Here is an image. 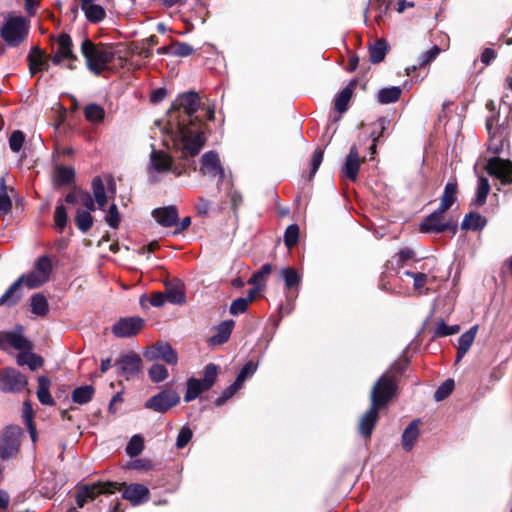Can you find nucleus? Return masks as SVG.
<instances>
[{"instance_id": "f257e3e1", "label": "nucleus", "mask_w": 512, "mask_h": 512, "mask_svg": "<svg viewBox=\"0 0 512 512\" xmlns=\"http://www.w3.org/2000/svg\"><path fill=\"white\" fill-rule=\"evenodd\" d=\"M213 118L214 108L205 105L198 92L190 90L178 95L167 112L165 129L181 158L199 154L206 142L205 122Z\"/></svg>"}, {"instance_id": "f03ea898", "label": "nucleus", "mask_w": 512, "mask_h": 512, "mask_svg": "<svg viewBox=\"0 0 512 512\" xmlns=\"http://www.w3.org/2000/svg\"><path fill=\"white\" fill-rule=\"evenodd\" d=\"M80 51L88 71L95 76H100L107 70L109 63L115 58V50L111 44H96L89 38L83 39Z\"/></svg>"}, {"instance_id": "7ed1b4c3", "label": "nucleus", "mask_w": 512, "mask_h": 512, "mask_svg": "<svg viewBox=\"0 0 512 512\" xmlns=\"http://www.w3.org/2000/svg\"><path fill=\"white\" fill-rule=\"evenodd\" d=\"M30 21L23 16L8 15L0 28V37L9 47H18L29 34Z\"/></svg>"}, {"instance_id": "20e7f679", "label": "nucleus", "mask_w": 512, "mask_h": 512, "mask_svg": "<svg viewBox=\"0 0 512 512\" xmlns=\"http://www.w3.org/2000/svg\"><path fill=\"white\" fill-rule=\"evenodd\" d=\"M174 173L181 175V171L174 165L173 158L163 150H157L152 145V151L149 156V163L147 165L148 179L152 183L160 180L159 175L164 173Z\"/></svg>"}, {"instance_id": "39448f33", "label": "nucleus", "mask_w": 512, "mask_h": 512, "mask_svg": "<svg viewBox=\"0 0 512 512\" xmlns=\"http://www.w3.org/2000/svg\"><path fill=\"white\" fill-rule=\"evenodd\" d=\"M122 484L118 482H96L78 486L76 503L78 507H84L88 502L94 501L101 494H114L119 491Z\"/></svg>"}, {"instance_id": "423d86ee", "label": "nucleus", "mask_w": 512, "mask_h": 512, "mask_svg": "<svg viewBox=\"0 0 512 512\" xmlns=\"http://www.w3.org/2000/svg\"><path fill=\"white\" fill-rule=\"evenodd\" d=\"M53 271V263L49 256H40L34 264L32 271L22 274L25 285L29 289H36L50 280Z\"/></svg>"}, {"instance_id": "0eeeda50", "label": "nucleus", "mask_w": 512, "mask_h": 512, "mask_svg": "<svg viewBox=\"0 0 512 512\" xmlns=\"http://www.w3.org/2000/svg\"><path fill=\"white\" fill-rule=\"evenodd\" d=\"M396 390L397 384L395 380L387 374H383L372 387L370 395L371 404L378 408L385 407L394 397Z\"/></svg>"}, {"instance_id": "6e6552de", "label": "nucleus", "mask_w": 512, "mask_h": 512, "mask_svg": "<svg viewBox=\"0 0 512 512\" xmlns=\"http://www.w3.org/2000/svg\"><path fill=\"white\" fill-rule=\"evenodd\" d=\"M179 393L172 387H165L145 402V408L157 413H166L180 402Z\"/></svg>"}, {"instance_id": "1a4fd4ad", "label": "nucleus", "mask_w": 512, "mask_h": 512, "mask_svg": "<svg viewBox=\"0 0 512 512\" xmlns=\"http://www.w3.org/2000/svg\"><path fill=\"white\" fill-rule=\"evenodd\" d=\"M28 385L27 377L13 367L0 370V391L4 393H21Z\"/></svg>"}, {"instance_id": "9d476101", "label": "nucleus", "mask_w": 512, "mask_h": 512, "mask_svg": "<svg viewBox=\"0 0 512 512\" xmlns=\"http://www.w3.org/2000/svg\"><path fill=\"white\" fill-rule=\"evenodd\" d=\"M13 348L17 351H32L33 343L23 334V327L17 326L10 331H0V349L3 351Z\"/></svg>"}, {"instance_id": "9b49d317", "label": "nucleus", "mask_w": 512, "mask_h": 512, "mask_svg": "<svg viewBox=\"0 0 512 512\" xmlns=\"http://www.w3.org/2000/svg\"><path fill=\"white\" fill-rule=\"evenodd\" d=\"M143 356L147 361L151 362L162 360L167 365L175 366L178 364L176 350L170 343L165 341H158L147 347L143 352Z\"/></svg>"}, {"instance_id": "f8f14e48", "label": "nucleus", "mask_w": 512, "mask_h": 512, "mask_svg": "<svg viewBox=\"0 0 512 512\" xmlns=\"http://www.w3.org/2000/svg\"><path fill=\"white\" fill-rule=\"evenodd\" d=\"M457 228L458 224L456 221L452 219L445 220L444 217H440L432 213L426 216L419 226V229L422 233L440 234L446 230H449L453 235L456 234Z\"/></svg>"}, {"instance_id": "ddd939ff", "label": "nucleus", "mask_w": 512, "mask_h": 512, "mask_svg": "<svg viewBox=\"0 0 512 512\" xmlns=\"http://www.w3.org/2000/svg\"><path fill=\"white\" fill-rule=\"evenodd\" d=\"M141 366V357L133 352L124 354L115 361L117 375L124 377L126 380H130L135 377L140 372Z\"/></svg>"}, {"instance_id": "4468645a", "label": "nucleus", "mask_w": 512, "mask_h": 512, "mask_svg": "<svg viewBox=\"0 0 512 512\" xmlns=\"http://www.w3.org/2000/svg\"><path fill=\"white\" fill-rule=\"evenodd\" d=\"M200 164V172L203 175L212 178L218 177V186L223 182L225 172L217 152L211 150L204 153L201 157Z\"/></svg>"}, {"instance_id": "2eb2a0df", "label": "nucleus", "mask_w": 512, "mask_h": 512, "mask_svg": "<svg viewBox=\"0 0 512 512\" xmlns=\"http://www.w3.org/2000/svg\"><path fill=\"white\" fill-rule=\"evenodd\" d=\"M486 170L489 175L496 176L502 184H512V161L492 157L487 162Z\"/></svg>"}, {"instance_id": "dca6fc26", "label": "nucleus", "mask_w": 512, "mask_h": 512, "mask_svg": "<svg viewBox=\"0 0 512 512\" xmlns=\"http://www.w3.org/2000/svg\"><path fill=\"white\" fill-rule=\"evenodd\" d=\"M143 326L144 319L141 317H124L112 326V333L119 338H129L135 336Z\"/></svg>"}, {"instance_id": "f3484780", "label": "nucleus", "mask_w": 512, "mask_h": 512, "mask_svg": "<svg viewBox=\"0 0 512 512\" xmlns=\"http://www.w3.org/2000/svg\"><path fill=\"white\" fill-rule=\"evenodd\" d=\"M57 51L51 57L54 65H59L63 60L78 61L77 55L73 52V41L69 34L62 32L56 40Z\"/></svg>"}, {"instance_id": "a211bd4d", "label": "nucleus", "mask_w": 512, "mask_h": 512, "mask_svg": "<svg viewBox=\"0 0 512 512\" xmlns=\"http://www.w3.org/2000/svg\"><path fill=\"white\" fill-rule=\"evenodd\" d=\"M28 69L33 77L38 72L48 71L50 63L39 46H32L27 55Z\"/></svg>"}, {"instance_id": "6ab92c4d", "label": "nucleus", "mask_w": 512, "mask_h": 512, "mask_svg": "<svg viewBox=\"0 0 512 512\" xmlns=\"http://www.w3.org/2000/svg\"><path fill=\"white\" fill-rule=\"evenodd\" d=\"M361 162L362 161L359 157L357 146L352 145L349 149V153L346 156L345 163L341 169L342 177L355 182L358 176Z\"/></svg>"}, {"instance_id": "aec40b11", "label": "nucleus", "mask_w": 512, "mask_h": 512, "mask_svg": "<svg viewBox=\"0 0 512 512\" xmlns=\"http://www.w3.org/2000/svg\"><path fill=\"white\" fill-rule=\"evenodd\" d=\"M122 497L128 500L133 506H138L149 500L150 491L143 484L133 483L124 489Z\"/></svg>"}, {"instance_id": "412c9836", "label": "nucleus", "mask_w": 512, "mask_h": 512, "mask_svg": "<svg viewBox=\"0 0 512 512\" xmlns=\"http://www.w3.org/2000/svg\"><path fill=\"white\" fill-rule=\"evenodd\" d=\"M378 407L371 404L370 408L362 415L358 425L359 434L369 439L379 419Z\"/></svg>"}, {"instance_id": "4be33fe9", "label": "nucleus", "mask_w": 512, "mask_h": 512, "mask_svg": "<svg viewBox=\"0 0 512 512\" xmlns=\"http://www.w3.org/2000/svg\"><path fill=\"white\" fill-rule=\"evenodd\" d=\"M494 122V117H490L486 120V128L490 135L487 150L490 153L499 155L504 150V146L507 141L503 135V131H492Z\"/></svg>"}, {"instance_id": "5701e85b", "label": "nucleus", "mask_w": 512, "mask_h": 512, "mask_svg": "<svg viewBox=\"0 0 512 512\" xmlns=\"http://www.w3.org/2000/svg\"><path fill=\"white\" fill-rule=\"evenodd\" d=\"M152 216L163 227H172L178 222V211L173 205L154 209Z\"/></svg>"}, {"instance_id": "b1692460", "label": "nucleus", "mask_w": 512, "mask_h": 512, "mask_svg": "<svg viewBox=\"0 0 512 512\" xmlns=\"http://www.w3.org/2000/svg\"><path fill=\"white\" fill-rule=\"evenodd\" d=\"M23 283H25V279L21 275L0 297V306H15L22 298L21 287Z\"/></svg>"}, {"instance_id": "393cba45", "label": "nucleus", "mask_w": 512, "mask_h": 512, "mask_svg": "<svg viewBox=\"0 0 512 512\" xmlns=\"http://www.w3.org/2000/svg\"><path fill=\"white\" fill-rule=\"evenodd\" d=\"M80 5L89 22L97 24L105 19V9L101 5L94 3L93 0H80Z\"/></svg>"}, {"instance_id": "a878e982", "label": "nucleus", "mask_w": 512, "mask_h": 512, "mask_svg": "<svg viewBox=\"0 0 512 512\" xmlns=\"http://www.w3.org/2000/svg\"><path fill=\"white\" fill-rule=\"evenodd\" d=\"M234 326V320L222 321L217 325L216 333L209 338L208 343L212 346L226 343L230 338Z\"/></svg>"}, {"instance_id": "bb28decb", "label": "nucleus", "mask_w": 512, "mask_h": 512, "mask_svg": "<svg viewBox=\"0 0 512 512\" xmlns=\"http://www.w3.org/2000/svg\"><path fill=\"white\" fill-rule=\"evenodd\" d=\"M477 331L478 325H474L469 330L460 335V337L458 338L456 362L461 361V359L469 351L471 345L475 340Z\"/></svg>"}, {"instance_id": "cd10ccee", "label": "nucleus", "mask_w": 512, "mask_h": 512, "mask_svg": "<svg viewBox=\"0 0 512 512\" xmlns=\"http://www.w3.org/2000/svg\"><path fill=\"white\" fill-rule=\"evenodd\" d=\"M19 442L10 432H6L0 438V458L5 460L17 454Z\"/></svg>"}, {"instance_id": "c85d7f7f", "label": "nucleus", "mask_w": 512, "mask_h": 512, "mask_svg": "<svg viewBox=\"0 0 512 512\" xmlns=\"http://www.w3.org/2000/svg\"><path fill=\"white\" fill-rule=\"evenodd\" d=\"M50 385H51V381L47 376L41 375L38 377V387H37L36 394H37V398H38L39 402L42 405H47V406L55 405V401L50 394Z\"/></svg>"}, {"instance_id": "c756f323", "label": "nucleus", "mask_w": 512, "mask_h": 512, "mask_svg": "<svg viewBox=\"0 0 512 512\" xmlns=\"http://www.w3.org/2000/svg\"><path fill=\"white\" fill-rule=\"evenodd\" d=\"M441 49L439 46L434 45L430 50L422 52L418 57V63L407 66L405 69V72L408 76H410L414 71H416L419 68H423L430 64L432 61L436 59V57L439 55Z\"/></svg>"}, {"instance_id": "7c9ffc66", "label": "nucleus", "mask_w": 512, "mask_h": 512, "mask_svg": "<svg viewBox=\"0 0 512 512\" xmlns=\"http://www.w3.org/2000/svg\"><path fill=\"white\" fill-rule=\"evenodd\" d=\"M75 170L72 167L57 165L54 169L53 180L56 186H67L74 182Z\"/></svg>"}, {"instance_id": "2f4dec72", "label": "nucleus", "mask_w": 512, "mask_h": 512, "mask_svg": "<svg viewBox=\"0 0 512 512\" xmlns=\"http://www.w3.org/2000/svg\"><path fill=\"white\" fill-rule=\"evenodd\" d=\"M487 224V219L478 212L467 213L461 223V229L481 231Z\"/></svg>"}, {"instance_id": "473e14b6", "label": "nucleus", "mask_w": 512, "mask_h": 512, "mask_svg": "<svg viewBox=\"0 0 512 512\" xmlns=\"http://www.w3.org/2000/svg\"><path fill=\"white\" fill-rule=\"evenodd\" d=\"M388 51V42L383 38L378 39L369 47V59L373 64L380 63L384 60Z\"/></svg>"}, {"instance_id": "72a5a7b5", "label": "nucleus", "mask_w": 512, "mask_h": 512, "mask_svg": "<svg viewBox=\"0 0 512 512\" xmlns=\"http://www.w3.org/2000/svg\"><path fill=\"white\" fill-rule=\"evenodd\" d=\"M418 420H413L404 430L402 434V447L405 451L412 450L418 436Z\"/></svg>"}, {"instance_id": "f704fd0d", "label": "nucleus", "mask_w": 512, "mask_h": 512, "mask_svg": "<svg viewBox=\"0 0 512 512\" xmlns=\"http://www.w3.org/2000/svg\"><path fill=\"white\" fill-rule=\"evenodd\" d=\"M30 311L40 317L46 316L49 312L47 298L41 293L33 294L30 298Z\"/></svg>"}, {"instance_id": "c9c22d12", "label": "nucleus", "mask_w": 512, "mask_h": 512, "mask_svg": "<svg viewBox=\"0 0 512 512\" xmlns=\"http://www.w3.org/2000/svg\"><path fill=\"white\" fill-rule=\"evenodd\" d=\"M187 389L184 395L185 402H191L195 400L201 393L208 391V388L203 385L200 379L191 377L187 380Z\"/></svg>"}, {"instance_id": "e433bc0d", "label": "nucleus", "mask_w": 512, "mask_h": 512, "mask_svg": "<svg viewBox=\"0 0 512 512\" xmlns=\"http://www.w3.org/2000/svg\"><path fill=\"white\" fill-rule=\"evenodd\" d=\"M388 10L389 3H387L385 0H370L369 5L364 9L365 22H367V13L369 11H374L375 21L380 24Z\"/></svg>"}, {"instance_id": "4c0bfd02", "label": "nucleus", "mask_w": 512, "mask_h": 512, "mask_svg": "<svg viewBox=\"0 0 512 512\" xmlns=\"http://www.w3.org/2000/svg\"><path fill=\"white\" fill-rule=\"evenodd\" d=\"M12 194L15 193L14 188H10ZM12 201L9 195V189L6 185L4 177H0V214L6 215L11 211Z\"/></svg>"}, {"instance_id": "58836bf2", "label": "nucleus", "mask_w": 512, "mask_h": 512, "mask_svg": "<svg viewBox=\"0 0 512 512\" xmlns=\"http://www.w3.org/2000/svg\"><path fill=\"white\" fill-rule=\"evenodd\" d=\"M490 192V184L487 178L480 177L478 179L475 198L472 200L471 205L481 207L486 203L487 196Z\"/></svg>"}, {"instance_id": "ea45409f", "label": "nucleus", "mask_w": 512, "mask_h": 512, "mask_svg": "<svg viewBox=\"0 0 512 512\" xmlns=\"http://www.w3.org/2000/svg\"><path fill=\"white\" fill-rule=\"evenodd\" d=\"M17 364L19 366L27 365L30 370L34 371L43 365V359L31 351H22L17 356Z\"/></svg>"}, {"instance_id": "a19ab883", "label": "nucleus", "mask_w": 512, "mask_h": 512, "mask_svg": "<svg viewBox=\"0 0 512 512\" xmlns=\"http://www.w3.org/2000/svg\"><path fill=\"white\" fill-rule=\"evenodd\" d=\"M94 394L95 389L92 385H84L75 388L71 397L74 403L84 405L92 400Z\"/></svg>"}, {"instance_id": "79ce46f5", "label": "nucleus", "mask_w": 512, "mask_h": 512, "mask_svg": "<svg viewBox=\"0 0 512 512\" xmlns=\"http://www.w3.org/2000/svg\"><path fill=\"white\" fill-rule=\"evenodd\" d=\"M355 86V82H350L345 88L341 90V92L337 95L335 99V109L344 113L348 108V103L352 97L353 89Z\"/></svg>"}, {"instance_id": "37998d69", "label": "nucleus", "mask_w": 512, "mask_h": 512, "mask_svg": "<svg viewBox=\"0 0 512 512\" xmlns=\"http://www.w3.org/2000/svg\"><path fill=\"white\" fill-rule=\"evenodd\" d=\"M401 89L398 86L383 88L377 93V101L381 104H390L398 101L401 96Z\"/></svg>"}, {"instance_id": "c03bdc74", "label": "nucleus", "mask_w": 512, "mask_h": 512, "mask_svg": "<svg viewBox=\"0 0 512 512\" xmlns=\"http://www.w3.org/2000/svg\"><path fill=\"white\" fill-rule=\"evenodd\" d=\"M92 191L95 203L99 208H103L107 204V195L104 182L100 177L92 180Z\"/></svg>"}, {"instance_id": "a18cd8bd", "label": "nucleus", "mask_w": 512, "mask_h": 512, "mask_svg": "<svg viewBox=\"0 0 512 512\" xmlns=\"http://www.w3.org/2000/svg\"><path fill=\"white\" fill-rule=\"evenodd\" d=\"M280 275L284 280L285 288L287 290H292L301 283V275L292 267L282 268Z\"/></svg>"}, {"instance_id": "49530a36", "label": "nucleus", "mask_w": 512, "mask_h": 512, "mask_svg": "<svg viewBox=\"0 0 512 512\" xmlns=\"http://www.w3.org/2000/svg\"><path fill=\"white\" fill-rule=\"evenodd\" d=\"M376 125L379 131L377 132L376 130H373L370 134L372 137V145L370 147L371 154H375L376 152V143L379 142L381 138L385 137V133L390 126V120L385 117H381L377 120Z\"/></svg>"}, {"instance_id": "de8ad7c7", "label": "nucleus", "mask_w": 512, "mask_h": 512, "mask_svg": "<svg viewBox=\"0 0 512 512\" xmlns=\"http://www.w3.org/2000/svg\"><path fill=\"white\" fill-rule=\"evenodd\" d=\"M85 118L93 123H101L105 117V111L102 106L90 103L84 108Z\"/></svg>"}, {"instance_id": "09e8293b", "label": "nucleus", "mask_w": 512, "mask_h": 512, "mask_svg": "<svg viewBox=\"0 0 512 512\" xmlns=\"http://www.w3.org/2000/svg\"><path fill=\"white\" fill-rule=\"evenodd\" d=\"M91 212L92 211H82L80 209H78L76 212V225L77 228L83 233L89 231L93 226L94 219L91 215Z\"/></svg>"}, {"instance_id": "8fccbe9b", "label": "nucleus", "mask_w": 512, "mask_h": 512, "mask_svg": "<svg viewBox=\"0 0 512 512\" xmlns=\"http://www.w3.org/2000/svg\"><path fill=\"white\" fill-rule=\"evenodd\" d=\"M219 367L214 363H209L205 366L203 371V378L200 379L208 390H210L215 384L218 376Z\"/></svg>"}, {"instance_id": "3c124183", "label": "nucleus", "mask_w": 512, "mask_h": 512, "mask_svg": "<svg viewBox=\"0 0 512 512\" xmlns=\"http://www.w3.org/2000/svg\"><path fill=\"white\" fill-rule=\"evenodd\" d=\"M168 376V369L162 364L155 363L148 369V377L153 383L163 382Z\"/></svg>"}, {"instance_id": "603ef678", "label": "nucleus", "mask_w": 512, "mask_h": 512, "mask_svg": "<svg viewBox=\"0 0 512 512\" xmlns=\"http://www.w3.org/2000/svg\"><path fill=\"white\" fill-rule=\"evenodd\" d=\"M457 191H458V185L455 180L447 182V184L445 185L443 194L441 196L440 202L451 207L456 201Z\"/></svg>"}, {"instance_id": "864d4df0", "label": "nucleus", "mask_w": 512, "mask_h": 512, "mask_svg": "<svg viewBox=\"0 0 512 512\" xmlns=\"http://www.w3.org/2000/svg\"><path fill=\"white\" fill-rule=\"evenodd\" d=\"M193 52V46L185 42H174L167 50V53L176 57H187Z\"/></svg>"}, {"instance_id": "5fc2aeb1", "label": "nucleus", "mask_w": 512, "mask_h": 512, "mask_svg": "<svg viewBox=\"0 0 512 512\" xmlns=\"http://www.w3.org/2000/svg\"><path fill=\"white\" fill-rule=\"evenodd\" d=\"M257 369H258V363H255L254 361L249 360L240 369L234 382L241 387L243 382L247 378L253 376L255 374V372L257 371Z\"/></svg>"}, {"instance_id": "6e6d98bb", "label": "nucleus", "mask_w": 512, "mask_h": 512, "mask_svg": "<svg viewBox=\"0 0 512 512\" xmlns=\"http://www.w3.org/2000/svg\"><path fill=\"white\" fill-rule=\"evenodd\" d=\"M144 449V439L141 435H134L126 446V453L130 457H137Z\"/></svg>"}, {"instance_id": "4d7b16f0", "label": "nucleus", "mask_w": 512, "mask_h": 512, "mask_svg": "<svg viewBox=\"0 0 512 512\" xmlns=\"http://www.w3.org/2000/svg\"><path fill=\"white\" fill-rule=\"evenodd\" d=\"M67 211L63 204H58L54 212V221L59 233H62L67 225Z\"/></svg>"}, {"instance_id": "13d9d810", "label": "nucleus", "mask_w": 512, "mask_h": 512, "mask_svg": "<svg viewBox=\"0 0 512 512\" xmlns=\"http://www.w3.org/2000/svg\"><path fill=\"white\" fill-rule=\"evenodd\" d=\"M272 272V265L270 263H265L261 266V268L254 272L248 283L251 285L261 286V282Z\"/></svg>"}, {"instance_id": "bf43d9fd", "label": "nucleus", "mask_w": 512, "mask_h": 512, "mask_svg": "<svg viewBox=\"0 0 512 512\" xmlns=\"http://www.w3.org/2000/svg\"><path fill=\"white\" fill-rule=\"evenodd\" d=\"M454 380L447 379L445 380L435 391L434 400L439 402L447 398L454 389Z\"/></svg>"}, {"instance_id": "052dcab7", "label": "nucleus", "mask_w": 512, "mask_h": 512, "mask_svg": "<svg viewBox=\"0 0 512 512\" xmlns=\"http://www.w3.org/2000/svg\"><path fill=\"white\" fill-rule=\"evenodd\" d=\"M166 300L172 304H184L186 302V296L181 288L173 287L167 289Z\"/></svg>"}, {"instance_id": "680f3d73", "label": "nucleus", "mask_w": 512, "mask_h": 512, "mask_svg": "<svg viewBox=\"0 0 512 512\" xmlns=\"http://www.w3.org/2000/svg\"><path fill=\"white\" fill-rule=\"evenodd\" d=\"M299 238V227L296 224L289 225L284 234V243L288 248L293 247Z\"/></svg>"}, {"instance_id": "e2e57ef3", "label": "nucleus", "mask_w": 512, "mask_h": 512, "mask_svg": "<svg viewBox=\"0 0 512 512\" xmlns=\"http://www.w3.org/2000/svg\"><path fill=\"white\" fill-rule=\"evenodd\" d=\"M193 431L188 425H184L181 427L177 439H176V447L178 449L184 448L192 439Z\"/></svg>"}, {"instance_id": "0e129e2a", "label": "nucleus", "mask_w": 512, "mask_h": 512, "mask_svg": "<svg viewBox=\"0 0 512 512\" xmlns=\"http://www.w3.org/2000/svg\"><path fill=\"white\" fill-rule=\"evenodd\" d=\"M323 155H324V150L322 148L317 147L314 150L312 159H311V170L308 175L309 180H311L314 177V175L316 174V172L318 171V169L323 161Z\"/></svg>"}, {"instance_id": "69168bd1", "label": "nucleus", "mask_w": 512, "mask_h": 512, "mask_svg": "<svg viewBox=\"0 0 512 512\" xmlns=\"http://www.w3.org/2000/svg\"><path fill=\"white\" fill-rule=\"evenodd\" d=\"M25 141V135L20 130H15L9 137V147L13 152H19Z\"/></svg>"}, {"instance_id": "338daca9", "label": "nucleus", "mask_w": 512, "mask_h": 512, "mask_svg": "<svg viewBox=\"0 0 512 512\" xmlns=\"http://www.w3.org/2000/svg\"><path fill=\"white\" fill-rule=\"evenodd\" d=\"M241 387L237 385L235 382H233L230 386H228L222 394L215 400L216 406H222L224 405L230 398L234 396V394L240 389Z\"/></svg>"}, {"instance_id": "774afa93", "label": "nucleus", "mask_w": 512, "mask_h": 512, "mask_svg": "<svg viewBox=\"0 0 512 512\" xmlns=\"http://www.w3.org/2000/svg\"><path fill=\"white\" fill-rule=\"evenodd\" d=\"M460 330L459 325H447L444 321H441L435 329V336L445 337L458 333Z\"/></svg>"}]
</instances>
